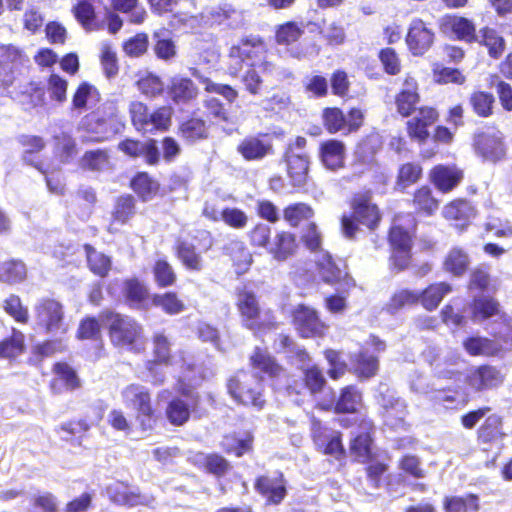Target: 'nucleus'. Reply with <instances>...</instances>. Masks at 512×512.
<instances>
[{
  "mask_svg": "<svg viewBox=\"0 0 512 512\" xmlns=\"http://www.w3.org/2000/svg\"><path fill=\"white\" fill-rule=\"evenodd\" d=\"M151 272L158 288L172 287L177 283V273L165 256L155 259L151 267Z\"/></svg>",
  "mask_w": 512,
  "mask_h": 512,
  "instance_id": "52",
  "label": "nucleus"
},
{
  "mask_svg": "<svg viewBox=\"0 0 512 512\" xmlns=\"http://www.w3.org/2000/svg\"><path fill=\"white\" fill-rule=\"evenodd\" d=\"M252 369L258 371L262 377L270 379L279 378L285 371L284 367L265 348L256 346L249 356Z\"/></svg>",
  "mask_w": 512,
  "mask_h": 512,
  "instance_id": "35",
  "label": "nucleus"
},
{
  "mask_svg": "<svg viewBox=\"0 0 512 512\" xmlns=\"http://www.w3.org/2000/svg\"><path fill=\"white\" fill-rule=\"evenodd\" d=\"M504 380L501 370L491 364L474 366L465 375L466 385L475 393L496 389L503 384Z\"/></svg>",
  "mask_w": 512,
  "mask_h": 512,
  "instance_id": "21",
  "label": "nucleus"
},
{
  "mask_svg": "<svg viewBox=\"0 0 512 512\" xmlns=\"http://www.w3.org/2000/svg\"><path fill=\"white\" fill-rule=\"evenodd\" d=\"M470 259L462 248L453 247L446 254L443 269L455 277H461L469 268Z\"/></svg>",
  "mask_w": 512,
  "mask_h": 512,
  "instance_id": "56",
  "label": "nucleus"
},
{
  "mask_svg": "<svg viewBox=\"0 0 512 512\" xmlns=\"http://www.w3.org/2000/svg\"><path fill=\"white\" fill-rule=\"evenodd\" d=\"M439 117V111L434 106H420L405 124L409 139L418 144L426 143L430 137V127L439 120Z\"/></svg>",
  "mask_w": 512,
  "mask_h": 512,
  "instance_id": "20",
  "label": "nucleus"
},
{
  "mask_svg": "<svg viewBox=\"0 0 512 512\" xmlns=\"http://www.w3.org/2000/svg\"><path fill=\"white\" fill-rule=\"evenodd\" d=\"M468 105L474 116L488 119L495 113L496 98L490 91L475 89L468 96Z\"/></svg>",
  "mask_w": 512,
  "mask_h": 512,
  "instance_id": "42",
  "label": "nucleus"
},
{
  "mask_svg": "<svg viewBox=\"0 0 512 512\" xmlns=\"http://www.w3.org/2000/svg\"><path fill=\"white\" fill-rule=\"evenodd\" d=\"M442 216L448 221L455 222L461 229H465L477 216V209L470 200L455 198L444 205Z\"/></svg>",
  "mask_w": 512,
  "mask_h": 512,
  "instance_id": "31",
  "label": "nucleus"
},
{
  "mask_svg": "<svg viewBox=\"0 0 512 512\" xmlns=\"http://www.w3.org/2000/svg\"><path fill=\"white\" fill-rule=\"evenodd\" d=\"M191 405L180 397L172 398L166 405L165 416L173 426H182L191 416Z\"/></svg>",
  "mask_w": 512,
  "mask_h": 512,
  "instance_id": "62",
  "label": "nucleus"
},
{
  "mask_svg": "<svg viewBox=\"0 0 512 512\" xmlns=\"http://www.w3.org/2000/svg\"><path fill=\"white\" fill-rule=\"evenodd\" d=\"M254 490L265 499L267 505H279L286 498L287 480L281 470L258 475L253 483Z\"/></svg>",
  "mask_w": 512,
  "mask_h": 512,
  "instance_id": "19",
  "label": "nucleus"
},
{
  "mask_svg": "<svg viewBox=\"0 0 512 512\" xmlns=\"http://www.w3.org/2000/svg\"><path fill=\"white\" fill-rule=\"evenodd\" d=\"M322 124L329 134L349 135L360 130L365 122V111L351 107L347 114L339 107H325L321 114Z\"/></svg>",
  "mask_w": 512,
  "mask_h": 512,
  "instance_id": "10",
  "label": "nucleus"
},
{
  "mask_svg": "<svg viewBox=\"0 0 512 512\" xmlns=\"http://www.w3.org/2000/svg\"><path fill=\"white\" fill-rule=\"evenodd\" d=\"M27 279V267L21 259H8L0 262V282L15 285Z\"/></svg>",
  "mask_w": 512,
  "mask_h": 512,
  "instance_id": "55",
  "label": "nucleus"
},
{
  "mask_svg": "<svg viewBox=\"0 0 512 512\" xmlns=\"http://www.w3.org/2000/svg\"><path fill=\"white\" fill-rule=\"evenodd\" d=\"M123 297L133 309H147L151 298L148 287L137 277L124 280Z\"/></svg>",
  "mask_w": 512,
  "mask_h": 512,
  "instance_id": "38",
  "label": "nucleus"
},
{
  "mask_svg": "<svg viewBox=\"0 0 512 512\" xmlns=\"http://www.w3.org/2000/svg\"><path fill=\"white\" fill-rule=\"evenodd\" d=\"M475 152L486 160L499 161L506 156L507 148L501 133L477 132L473 136Z\"/></svg>",
  "mask_w": 512,
  "mask_h": 512,
  "instance_id": "28",
  "label": "nucleus"
},
{
  "mask_svg": "<svg viewBox=\"0 0 512 512\" xmlns=\"http://www.w3.org/2000/svg\"><path fill=\"white\" fill-rule=\"evenodd\" d=\"M117 149L129 158H144L145 163L150 166H155L160 162L157 141L153 138L141 141L136 138L126 137L118 143Z\"/></svg>",
  "mask_w": 512,
  "mask_h": 512,
  "instance_id": "27",
  "label": "nucleus"
},
{
  "mask_svg": "<svg viewBox=\"0 0 512 512\" xmlns=\"http://www.w3.org/2000/svg\"><path fill=\"white\" fill-rule=\"evenodd\" d=\"M25 351V335L17 328H12L9 336L0 340V358L15 359Z\"/></svg>",
  "mask_w": 512,
  "mask_h": 512,
  "instance_id": "57",
  "label": "nucleus"
},
{
  "mask_svg": "<svg viewBox=\"0 0 512 512\" xmlns=\"http://www.w3.org/2000/svg\"><path fill=\"white\" fill-rule=\"evenodd\" d=\"M99 319L106 330L109 342L113 348L135 354L144 352V327L136 318L114 309L106 308L100 311Z\"/></svg>",
  "mask_w": 512,
  "mask_h": 512,
  "instance_id": "2",
  "label": "nucleus"
},
{
  "mask_svg": "<svg viewBox=\"0 0 512 512\" xmlns=\"http://www.w3.org/2000/svg\"><path fill=\"white\" fill-rule=\"evenodd\" d=\"M82 126L88 133L97 134L99 128L104 132L107 127L116 132L124 128V123L116 102L106 101L83 117Z\"/></svg>",
  "mask_w": 512,
  "mask_h": 512,
  "instance_id": "15",
  "label": "nucleus"
},
{
  "mask_svg": "<svg viewBox=\"0 0 512 512\" xmlns=\"http://www.w3.org/2000/svg\"><path fill=\"white\" fill-rule=\"evenodd\" d=\"M234 296V305L244 328L254 333L276 328L272 310L263 312L259 297L249 286L236 287Z\"/></svg>",
  "mask_w": 512,
  "mask_h": 512,
  "instance_id": "4",
  "label": "nucleus"
},
{
  "mask_svg": "<svg viewBox=\"0 0 512 512\" xmlns=\"http://www.w3.org/2000/svg\"><path fill=\"white\" fill-rule=\"evenodd\" d=\"M177 135L189 145L207 141L211 136L210 123L197 111H193L179 122Z\"/></svg>",
  "mask_w": 512,
  "mask_h": 512,
  "instance_id": "26",
  "label": "nucleus"
},
{
  "mask_svg": "<svg viewBox=\"0 0 512 512\" xmlns=\"http://www.w3.org/2000/svg\"><path fill=\"white\" fill-rule=\"evenodd\" d=\"M53 377L48 383L50 392L60 395L64 392H73L82 387V380L76 369L66 361H56L52 364Z\"/></svg>",
  "mask_w": 512,
  "mask_h": 512,
  "instance_id": "24",
  "label": "nucleus"
},
{
  "mask_svg": "<svg viewBox=\"0 0 512 512\" xmlns=\"http://www.w3.org/2000/svg\"><path fill=\"white\" fill-rule=\"evenodd\" d=\"M443 509L445 512H478L479 497L474 493L465 496H446L443 499Z\"/></svg>",
  "mask_w": 512,
  "mask_h": 512,
  "instance_id": "61",
  "label": "nucleus"
},
{
  "mask_svg": "<svg viewBox=\"0 0 512 512\" xmlns=\"http://www.w3.org/2000/svg\"><path fill=\"white\" fill-rule=\"evenodd\" d=\"M452 291L453 287L448 282L431 283L419 293L420 303L427 311H434L438 308L444 297Z\"/></svg>",
  "mask_w": 512,
  "mask_h": 512,
  "instance_id": "46",
  "label": "nucleus"
},
{
  "mask_svg": "<svg viewBox=\"0 0 512 512\" xmlns=\"http://www.w3.org/2000/svg\"><path fill=\"white\" fill-rule=\"evenodd\" d=\"M440 32L453 40L466 44H475L477 25L472 18L458 13H447L438 21Z\"/></svg>",
  "mask_w": 512,
  "mask_h": 512,
  "instance_id": "16",
  "label": "nucleus"
},
{
  "mask_svg": "<svg viewBox=\"0 0 512 512\" xmlns=\"http://www.w3.org/2000/svg\"><path fill=\"white\" fill-rule=\"evenodd\" d=\"M121 397L125 406L135 412L140 428L144 431L153 429L157 411L150 390L138 383H131L122 389Z\"/></svg>",
  "mask_w": 512,
  "mask_h": 512,
  "instance_id": "8",
  "label": "nucleus"
},
{
  "mask_svg": "<svg viewBox=\"0 0 512 512\" xmlns=\"http://www.w3.org/2000/svg\"><path fill=\"white\" fill-rule=\"evenodd\" d=\"M423 177V167L419 162L406 161L397 168L395 187L399 191H405L417 184Z\"/></svg>",
  "mask_w": 512,
  "mask_h": 512,
  "instance_id": "47",
  "label": "nucleus"
},
{
  "mask_svg": "<svg viewBox=\"0 0 512 512\" xmlns=\"http://www.w3.org/2000/svg\"><path fill=\"white\" fill-rule=\"evenodd\" d=\"M506 436L503 430V418L496 414L488 415L476 431V439L481 445H494Z\"/></svg>",
  "mask_w": 512,
  "mask_h": 512,
  "instance_id": "39",
  "label": "nucleus"
},
{
  "mask_svg": "<svg viewBox=\"0 0 512 512\" xmlns=\"http://www.w3.org/2000/svg\"><path fill=\"white\" fill-rule=\"evenodd\" d=\"M350 211L340 216V232L345 239L355 241L361 231L373 233L383 221V212L374 201L369 188L354 192L348 200Z\"/></svg>",
  "mask_w": 512,
  "mask_h": 512,
  "instance_id": "1",
  "label": "nucleus"
},
{
  "mask_svg": "<svg viewBox=\"0 0 512 512\" xmlns=\"http://www.w3.org/2000/svg\"><path fill=\"white\" fill-rule=\"evenodd\" d=\"M223 254L230 259L237 275L245 273L252 264V255L239 238L228 241L223 246Z\"/></svg>",
  "mask_w": 512,
  "mask_h": 512,
  "instance_id": "40",
  "label": "nucleus"
},
{
  "mask_svg": "<svg viewBox=\"0 0 512 512\" xmlns=\"http://www.w3.org/2000/svg\"><path fill=\"white\" fill-rule=\"evenodd\" d=\"M28 59L14 45H0V87L8 90L24 74Z\"/></svg>",
  "mask_w": 512,
  "mask_h": 512,
  "instance_id": "14",
  "label": "nucleus"
},
{
  "mask_svg": "<svg viewBox=\"0 0 512 512\" xmlns=\"http://www.w3.org/2000/svg\"><path fill=\"white\" fill-rule=\"evenodd\" d=\"M297 248L296 235L290 231L282 230L275 234L267 251L277 261H285L296 253Z\"/></svg>",
  "mask_w": 512,
  "mask_h": 512,
  "instance_id": "43",
  "label": "nucleus"
},
{
  "mask_svg": "<svg viewBox=\"0 0 512 512\" xmlns=\"http://www.w3.org/2000/svg\"><path fill=\"white\" fill-rule=\"evenodd\" d=\"M320 278L327 284L339 283L347 273L341 269L329 253H324L316 263Z\"/></svg>",
  "mask_w": 512,
  "mask_h": 512,
  "instance_id": "58",
  "label": "nucleus"
},
{
  "mask_svg": "<svg viewBox=\"0 0 512 512\" xmlns=\"http://www.w3.org/2000/svg\"><path fill=\"white\" fill-rule=\"evenodd\" d=\"M137 90L147 99H157L165 92L163 79L154 72L146 71L138 75L135 82Z\"/></svg>",
  "mask_w": 512,
  "mask_h": 512,
  "instance_id": "50",
  "label": "nucleus"
},
{
  "mask_svg": "<svg viewBox=\"0 0 512 512\" xmlns=\"http://www.w3.org/2000/svg\"><path fill=\"white\" fill-rule=\"evenodd\" d=\"M283 159L286 164L289 184L294 188L305 187L310 180V160L308 155L286 152Z\"/></svg>",
  "mask_w": 512,
  "mask_h": 512,
  "instance_id": "30",
  "label": "nucleus"
},
{
  "mask_svg": "<svg viewBox=\"0 0 512 512\" xmlns=\"http://www.w3.org/2000/svg\"><path fill=\"white\" fill-rule=\"evenodd\" d=\"M226 391L238 405L254 411H262L268 405L265 387L260 380L246 370H239L226 381Z\"/></svg>",
  "mask_w": 512,
  "mask_h": 512,
  "instance_id": "5",
  "label": "nucleus"
},
{
  "mask_svg": "<svg viewBox=\"0 0 512 512\" xmlns=\"http://www.w3.org/2000/svg\"><path fill=\"white\" fill-rule=\"evenodd\" d=\"M97 0H76L71 8L75 20L87 31L97 28L98 15L95 8Z\"/></svg>",
  "mask_w": 512,
  "mask_h": 512,
  "instance_id": "51",
  "label": "nucleus"
},
{
  "mask_svg": "<svg viewBox=\"0 0 512 512\" xmlns=\"http://www.w3.org/2000/svg\"><path fill=\"white\" fill-rule=\"evenodd\" d=\"M38 327L47 334L66 333L63 304L51 297L41 298L34 307Z\"/></svg>",
  "mask_w": 512,
  "mask_h": 512,
  "instance_id": "11",
  "label": "nucleus"
},
{
  "mask_svg": "<svg viewBox=\"0 0 512 512\" xmlns=\"http://www.w3.org/2000/svg\"><path fill=\"white\" fill-rule=\"evenodd\" d=\"M236 151L245 161H261L274 154L272 137L266 132L246 135L237 144Z\"/></svg>",
  "mask_w": 512,
  "mask_h": 512,
  "instance_id": "22",
  "label": "nucleus"
},
{
  "mask_svg": "<svg viewBox=\"0 0 512 512\" xmlns=\"http://www.w3.org/2000/svg\"><path fill=\"white\" fill-rule=\"evenodd\" d=\"M253 443L254 436L251 432H246L243 438H239L236 433H230L224 435L221 446L225 453L242 457L253 450Z\"/></svg>",
  "mask_w": 512,
  "mask_h": 512,
  "instance_id": "54",
  "label": "nucleus"
},
{
  "mask_svg": "<svg viewBox=\"0 0 512 512\" xmlns=\"http://www.w3.org/2000/svg\"><path fill=\"white\" fill-rule=\"evenodd\" d=\"M435 40V31L429 23L420 17L411 20L405 35V44L413 57H423L433 47Z\"/></svg>",
  "mask_w": 512,
  "mask_h": 512,
  "instance_id": "18",
  "label": "nucleus"
},
{
  "mask_svg": "<svg viewBox=\"0 0 512 512\" xmlns=\"http://www.w3.org/2000/svg\"><path fill=\"white\" fill-rule=\"evenodd\" d=\"M267 53L268 48L263 37L254 34L241 37L228 50V75L237 78L244 67L250 66H259L262 70L268 69L271 63L266 60Z\"/></svg>",
  "mask_w": 512,
  "mask_h": 512,
  "instance_id": "3",
  "label": "nucleus"
},
{
  "mask_svg": "<svg viewBox=\"0 0 512 512\" xmlns=\"http://www.w3.org/2000/svg\"><path fill=\"white\" fill-rule=\"evenodd\" d=\"M409 205L416 215L431 217L439 210L440 200L435 196L432 188L424 184L413 191Z\"/></svg>",
  "mask_w": 512,
  "mask_h": 512,
  "instance_id": "34",
  "label": "nucleus"
},
{
  "mask_svg": "<svg viewBox=\"0 0 512 512\" xmlns=\"http://www.w3.org/2000/svg\"><path fill=\"white\" fill-rule=\"evenodd\" d=\"M462 346L468 355L495 357L506 352L504 343L481 336H468L463 340Z\"/></svg>",
  "mask_w": 512,
  "mask_h": 512,
  "instance_id": "36",
  "label": "nucleus"
},
{
  "mask_svg": "<svg viewBox=\"0 0 512 512\" xmlns=\"http://www.w3.org/2000/svg\"><path fill=\"white\" fill-rule=\"evenodd\" d=\"M190 73L204 86L205 92L221 95L229 103H234L237 100L239 93L233 86L229 84L216 83L209 77L201 75L199 70L196 68H191Z\"/></svg>",
  "mask_w": 512,
  "mask_h": 512,
  "instance_id": "60",
  "label": "nucleus"
},
{
  "mask_svg": "<svg viewBox=\"0 0 512 512\" xmlns=\"http://www.w3.org/2000/svg\"><path fill=\"white\" fill-rule=\"evenodd\" d=\"M318 157L321 164L330 171L336 172L345 167L346 145L339 139H327L319 144Z\"/></svg>",
  "mask_w": 512,
  "mask_h": 512,
  "instance_id": "29",
  "label": "nucleus"
},
{
  "mask_svg": "<svg viewBox=\"0 0 512 512\" xmlns=\"http://www.w3.org/2000/svg\"><path fill=\"white\" fill-rule=\"evenodd\" d=\"M130 189L142 202L155 198L160 191V183L146 171L136 172L129 181Z\"/></svg>",
  "mask_w": 512,
  "mask_h": 512,
  "instance_id": "41",
  "label": "nucleus"
},
{
  "mask_svg": "<svg viewBox=\"0 0 512 512\" xmlns=\"http://www.w3.org/2000/svg\"><path fill=\"white\" fill-rule=\"evenodd\" d=\"M465 177L464 170L457 164H436L429 169L428 179L442 194H449L459 187Z\"/></svg>",
  "mask_w": 512,
  "mask_h": 512,
  "instance_id": "23",
  "label": "nucleus"
},
{
  "mask_svg": "<svg viewBox=\"0 0 512 512\" xmlns=\"http://www.w3.org/2000/svg\"><path fill=\"white\" fill-rule=\"evenodd\" d=\"M167 93L174 104L187 105L196 101L199 88L189 77L174 76L170 79Z\"/></svg>",
  "mask_w": 512,
  "mask_h": 512,
  "instance_id": "33",
  "label": "nucleus"
},
{
  "mask_svg": "<svg viewBox=\"0 0 512 512\" xmlns=\"http://www.w3.org/2000/svg\"><path fill=\"white\" fill-rule=\"evenodd\" d=\"M305 33L304 24L297 21H286L275 27L274 41L279 46L289 48L295 45Z\"/></svg>",
  "mask_w": 512,
  "mask_h": 512,
  "instance_id": "48",
  "label": "nucleus"
},
{
  "mask_svg": "<svg viewBox=\"0 0 512 512\" xmlns=\"http://www.w3.org/2000/svg\"><path fill=\"white\" fill-rule=\"evenodd\" d=\"M354 373L359 378L369 379L374 377L379 370V359L367 351H359L352 358Z\"/></svg>",
  "mask_w": 512,
  "mask_h": 512,
  "instance_id": "59",
  "label": "nucleus"
},
{
  "mask_svg": "<svg viewBox=\"0 0 512 512\" xmlns=\"http://www.w3.org/2000/svg\"><path fill=\"white\" fill-rule=\"evenodd\" d=\"M415 237V227L408 228L395 222L389 226L386 235L389 248L398 249H413Z\"/></svg>",
  "mask_w": 512,
  "mask_h": 512,
  "instance_id": "49",
  "label": "nucleus"
},
{
  "mask_svg": "<svg viewBox=\"0 0 512 512\" xmlns=\"http://www.w3.org/2000/svg\"><path fill=\"white\" fill-rule=\"evenodd\" d=\"M190 462L198 469L218 479L225 477L232 469L231 463L216 452H196L190 457Z\"/></svg>",
  "mask_w": 512,
  "mask_h": 512,
  "instance_id": "32",
  "label": "nucleus"
},
{
  "mask_svg": "<svg viewBox=\"0 0 512 512\" xmlns=\"http://www.w3.org/2000/svg\"><path fill=\"white\" fill-rule=\"evenodd\" d=\"M363 404V394L355 384H349L339 389L335 397L334 389L329 387V396L316 401L314 407L321 412H333L334 414H355Z\"/></svg>",
  "mask_w": 512,
  "mask_h": 512,
  "instance_id": "9",
  "label": "nucleus"
},
{
  "mask_svg": "<svg viewBox=\"0 0 512 512\" xmlns=\"http://www.w3.org/2000/svg\"><path fill=\"white\" fill-rule=\"evenodd\" d=\"M193 240L177 239L173 245V252L183 268L190 272H200L205 267V261L201 253L210 251L215 244V238L208 229L196 230Z\"/></svg>",
  "mask_w": 512,
  "mask_h": 512,
  "instance_id": "6",
  "label": "nucleus"
},
{
  "mask_svg": "<svg viewBox=\"0 0 512 512\" xmlns=\"http://www.w3.org/2000/svg\"><path fill=\"white\" fill-rule=\"evenodd\" d=\"M355 424L362 432L350 439L349 450L357 461L365 463L367 459L374 456L372 447L374 443L373 433L375 425L368 417L355 419Z\"/></svg>",
  "mask_w": 512,
  "mask_h": 512,
  "instance_id": "25",
  "label": "nucleus"
},
{
  "mask_svg": "<svg viewBox=\"0 0 512 512\" xmlns=\"http://www.w3.org/2000/svg\"><path fill=\"white\" fill-rule=\"evenodd\" d=\"M136 198L125 193L117 196L111 210V224L126 225L136 215Z\"/></svg>",
  "mask_w": 512,
  "mask_h": 512,
  "instance_id": "44",
  "label": "nucleus"
},
{
  "mask_svg": "<svg viewBox=\"0 0 512 512\" xmlns=\"http://www.w3.org/2000/svg\"><path fill=\"white\" fill-rule=\"evenodd\" d=\"M151 342L154 359L147 363L148 370H152L155 364L170 365L173 355L168 337L163 332H155L152 335Z\"/></svg>",
  "mask_w": 512,
  "mask_h": 512,
  "instance_id": "53",
  "label": "nucleus"
},
{
  "mask_svg": "<svg viewBox=\"0 0 512 512\" xmlns=\"http://www.w3.org/2000/svg\"><path fill=\"white\" fill-rule=\"evenodd\" d=\"M128 112L132 126L141 134L165 132L172 124L171 108L167 106H158L151 111L146 103L134 100L129 103Z\"/></svg>",
  "mask_w": 512,
  "mask_h": 512,
  "instance_id": "7",
  "label": "nucleus"
},
{
  "mask_svg": "<svg viewBox=\"0 0 512 512\" xmlns=\"http://www.w3.org/2000/svg\"><path fill=\"white\" fill-rule=\"evenodd\" d=\"M475 44L486 49L487 55L493 60H499L506 50L504 36L494 27L482 26L476 34Z\"/></svg>",
  "mask_w": 512,
  "mask_h": 512,
  "instance_id": "37",
  "label": "nucleus"
},
{
  "mask_svg": "<svg viewBox=\"0 0 512 512\" xmlns=\"http://www.w3.org/2000/svg\"><path fill=\"white\" fill-rule=\"evenodd\" d=\"M15 95L30 108L43 106L46 103L45 88L36 81H28L23 87L15 91Z\"/></svg>",
  "mask_w": 512,
  "mask_h": 512,
  "instance_id": "63",
  "label": "nucleus"
},
{
  "mask_svg": "<svg viewBox=\"0 0 512 512\" xmlns=\"http://www.w3.org/2000/svg\"><path fill=\"white\" fill-rule=\"evenodd\" d=\"M82 248L89 271L99 278L107 277L112 269L111 257L103 252L97 251L89 243H84Z\"/></svg>",
  "mask_w": 512,
  "mask_h": 512,
  "instance_id": "45",
  "label": "nucleus"
},
{
  "mask_svg": "<svg viewBox=\"0 0 512 512\" xmlns=\"http://www.w3.org/2000/svg\"><path fill=\"white\" fill-rule=\"evenodd\" d=\"M500 312L499 302L488 296H480L475 298L471 304V317L475 321H484Z\"/></svg>",
  "mask_w": 512,
  "mask_h": 512,
  "instance_id": "64",
  "label": "nucleus"
},
{
  "mask_svg": "<svg viewBox=\"0 0 512 512\" xmlns=\"http://www.w3.org/2000/svg\"><path fill=\"white\" fill-rule=\"evenodd\" d=\"M291 322L301 338H322L329 325L320 318L319 312L306 304H298L291 311Z\"/></svg>",
  "mask_w": 512,
  "mask_h": 512,
  "instance_id": "13",
  "label": "nucleus"
},
{
  "mask_svg": "<svg viewBox=\"0 0 512 512\" xmlns=\"http://www.w3.org/2000/svg\"><path fill=\"white\" fill-rule=\"evenodd\" d=\"M421 87L415 75L408 72L401 79L400 87L394 95L396 113L408 118L412 116L420 106Z\"/></svg>",
  "mask_w": 512,
  "mask_h": 512,
  "instance_id": "17",
  "label": "nucleus"
},
{
  "mask_svg": "<svg viewBox=\"0 0 512 512\" xmlns=\"http://www.w3.org/2000/svg\"><path fill=\"white\" fill-rule=\"evenodd\" d=\"M327 387V380L324 372L317 364L302 368L301 377L291 381L286 386L288 396L294 397L298 403L303 402V395L308 393L315 397L322 393Z\"/></svg>",
  "mask_w": 512,
  "mask_h": 512,
  "instance_id": "12",
  "label": "nucleus"
}]
</instances>
